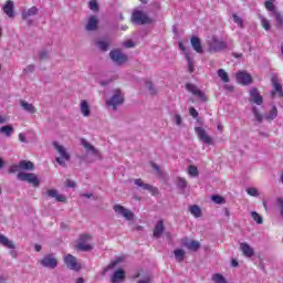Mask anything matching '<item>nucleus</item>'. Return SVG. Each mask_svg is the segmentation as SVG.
Listing matches in <instances>:
<instances>
[{"label":"nucleus","instance_id":"nucleus-51","mask_svg":"<svg viewBox=\"0 0 283 283\" xmlns=\"http://www.w3.org/2000/svg\"><path fill=\"white\" fill-rule=\"evenodd\" d=\"M247 193H248L249 196H253L254 198H258V196H260V195L258 193V189H255V188H248V189H247Z\"/></svg>","mask_w":283,"mask_h":283},{"label":"nucleus","instance_id":"nucleus-19","mask_svg":"<svg viewBox=\"0 0 283 283\" xmlns=\"http://www.w3.org/2000/svg\"><path fill=\"white\" fill-rule=\"evenodd\" d=\"M240 251H242L243 255L245 258H253V255H255V251L253 250V248L251 245H249V243L247 242H242L240 244Z\"/></svg>","mask_w":283,"mask_h":283},{"label":"nucleus","instance_id":"nucleus-22","mask_svg":"<svg viewBox=\"0 0 283 283\" xmlns=\"http://www.w3.org/2000/svg\"><path fill=\"white\" fill-rule=\"evenodd\" d=\"M123 280H125V270L123 269L115 271L111 277L112 283H119L123 282Z\"/></svg>","mask_w":283,"mask_h":283},{"label":"nucleus","instance_id":"nucleus-26","mask_svg":"<svg viewBox=\"0 0 283 283\" xmlns=\"http://www.w3.org/2000/svg\"><path fill=\"white\" fill-rule=\"evenodd\" d=\"M82 145L84 149H86V151L93 154L94 156H101V153L98 151V149H95L94 146L90 144L87 140L82 139Z\"/></svg>","mask_w":283,"mask_h":283},{"label":"nucleus","instance_id":"nucleus-34","mask_svg":"<svg viewBox=\"0 0 283 283\" xmlns=\"http://www.w3.org/2000/svg\"><path fill=\"white\" fill-rule=\"evenodd\" d=\"M174 253L177 262H185V250L176 249Z\"/></svg>","mask_w":283,"mask_h":283},{"label":"nucleus","instance_id":"nucleus-32","mask_svg":"<svg viewBox=\"0 0 283 283\" xmlns=\"http://www.w3.org/2000/svg\"><path fill=\"white\" fill-rule=\"evenodd\" d=\"M14 132V127H12V125H6L0 127V134H4V136H7V138H10V136H12V133Z\"/></svg>","mask_w":283,"mask_h":283},{"label":"nucleus","instance_id":"nucleus-24","mask_svg":"<svg viewBox=\"0 0 283 283\" xmlns=\"http://www.w3.org/2000/svg\"><path fill=\"white\" fill-rule=\"evenodd\" d=\"M97 29H98V19H96V15H92L88 19V22L86 24V30L88 32H94V30H97Z\"/></svg>","mask_w":283,"mask_h":283},{"label":"nucleus","instance_id":"nucleus-28","mask_svg":"<svg viewBox=\"0 0 283 283\" xmlns=\"http://www.w3.org/2000/svg\"><path fill=\"white\" fill-rule=\"evenodd\" d=\"M185 59L188 63V71L190 72V74H193V72H196V67H195V63H193V57H191V53L186 52Z\"/></svg>","mask_w":283,"mask_h":283},{"label":"nucleus","instance_id":"nucleus-36","mask_svg":"<svg viewBox=\"0 0 283 283\" xmlns=\"http://www.w3.org/2000/svg\"><path fill=\"white\" fill-rule=\"evenodd\" d=\"M96 45L102 52H107L109 50L108 41H97Z\"/></svg>","mask_w":283,"mask_h":283},{"label":"nucleus","instance_id":"nucleus-11","mask_svg":"<svg viewBox=\"0 0 283 283\" xmlns=\"http://www.w3.org/2000/svg\"><path fill=\"white\" fill-rule=\"evenodd\" d=\"M115 213H118L119 216H123V218H125V220L132 221L134 220V212H132V210L126 209L125 207L120 206V205H115L113 207Z\"/></svg>","mask_w":283,"mask_h":283},{"label":"nucleus","instance_id":"nucleus-47","mask_svg":"<svg viewBox=\"0 0 283 283\" xmlns=\"http://www.w3.org/2000/svg\"><path fill=\"white\" fill-rule=\"evenodd\" d=\"M188 174L189 176H191L192 178H196V176H198V167L196 166H189L188 167Z\"/></svg>","mask_w":283,"mask_h":283},{"label":"nucleus","instance_id":"nucleus-13","mask_svg":"<svg viewBox=\"0 0 283 283\" xmlns=\"http://www.w3.org/2000/svg\"><path fill=\"white\" fill-rule=\"evenodd\" d=\"M249 94L250 103H254L255 105H262V103H264V97H262L258 87L251 88Z\"/></svg>","mask_w":283,"mask_h":283},{"label":"nucleus","instance_id":"nucleus-35","mask_svg":"<svg viewBox=\"0 0 283 283\" xmlns=\"http://www.w3.org/2000/svg\"><path fill=\"white\" fill-rule=\"evenodd\" d=\"M217 74L223 83H229V81H230L229 73H227V71H224L223 69H220V70H218Z\"/></svg>","mask_w":283,"mask_h":283},{"label":"nucleus","instance_id":"nucleus-1","mask_svg":"<svg viewBox=\"0 0 283 283\" xmlns=\"http://www.w3.org/2000/svg\"><path fill=\"white\" fill-rule=\"evenodd\" d=\"M92 234L83 233L80 234L77 242L75 244L76 251H92L94 249V245L90 242H92Z\"/></svg>","mask_w":283,"mask_h":283},{"label":"nucleus","instance_id":"nucleus-54","mask_svg":"<svg viewBox=\"0 0 283 283\" xmlns=\"http://www.w3.org/2000/svg\"><path fill=\"white\" fill-rule=\"evenodd\" d=\"M146 87L149 90L150 94H156L154 91V84L151 82H146Z\"/></svg>","mask_w":283,"mask_h":283},{"label":"nucleus","instance_id":"nucleus-62","mask_svg":"<svg viewBox=\"0 0 283 283\" xmlns=\"http://www.w3.org/2000/svg\"><path fill=\"white\" fill-rule=\"evenodd\" d=\"M137 283H151V279L150 277H146L144 280H139Z\"/></svg>","mask_w":283,"mask_h":283},{"label":"nucleus","instance_id":"nucleus-29","mask_svg":"<svg viewBox=\"0 0 283 283\" xmlns=\"http://www.w3.org/2000/svg\"><path fill=\"white\" fill-rule=\"evenodd\" d=\"M0 244L6 249H14V242L10 241L8 237L0 233Z\"/></svg>","mask_w":283,"mask_h":283},{"label":"nucleus","instance_id":"nucleus-40","mask_svg":"<svg viewBox=\"0 0 283 283\" xmlns=\"http://www.w3.org/2000/svg\"><path fill=\"white\" fill-rule=\"evenodd\" d=\"M251 216L254 222H256V224H262L264 222V219L262 218V216H260V213H258L256 211H252Z\"/></svg>","mask_w":283,"mask_h":283},{"label":"nucleus","instance_id":"nucleus-64","mask_svg":"<svg viewBox=\"0 0 283 283\" xmlns=\"http://www.w3.org/2000/svg\"><path fill=\"white\" fill-rule=\"evenodd\" d=\"M75 283H85V280L83 277H78Z\"/></svg>","mask_w":283,"mask_h":283},{"label":"nucleus","instance_id":"nucleus-57","mask_svg":"<svg viewBox=\"0 0 283 283\" xmlns=\"http://www.w3.org/2000/svg\"><path fill=\"white\" fill-rule=\"evenodd\" d=\"M8 120H10L9 116L0 115V125L8 123Z\"/></svg>","mask_w":283,"mask_h":283},{"label":"nucleus","instance_id":"nucleus-15","mask_svg":"<svg viewBox=\"0 0 283 283\" xmlns=\"http://www.w3.org/2000/svg\"><path fill=\"white\" fill-rule=\"evenodd\" d=\"M134 184L137 187H140L142 189H144L145 191H149V193H151V196H158V188H156L149 184H144L143 179H135Z\"/></svg>","mask_w":283,"mask_h":283},{"label":"nucleus","instance_id":"nucleus-42","mask_svg":"<svg viewBox=\"0 0 283 283\" xmlns=\"http://www.w3.org/2000/svg\"><path fill=\"white\" fill-rule=\"evenodd\" d=\"M252 114L254 115V118L255 120H258V123H262L264 117L260 114V111H258V107L252 108Z\"/></svg>","mask_w":283,"mask_h":283},{"label":"nucleus","instance_id":"nucleus-43","mask_svg":"<svg viewBox=\"0 0 283 283\" xmlns=\"http://www.w3.org/2000/svg\"><path fill=\"white\" fill-rule=\"evenodd\" d=\"M211 200L214 201L216 205H224L226 200L224 197L214 195L211 197Z\"/></svg>","mask_w":283,"mask_h":283},{"label":"nucleus","instance_id":"nucleus-3","mask_svg":"<svg viewBox=\"0 0 283 283\" xmlns=\"http://www.w3.org/2000/svg\"><path fill=\"white\" fill-rule=\"evenodd\" d=\"M53 147L56 149L57 154H60L61 157H56L55 161L61 165L62 167H65V161L70 160L71 155L67 153V149H65V146L60 145L56 142H53Z\"/></svg>","mask_w":283,"mask_h":283},{"label":"nucleus","instance_id":"nucleus-8","mask_svg":"<svg viewBox=\"0 0 283 283\" xmlns=\"http://www.w3.org/2000/svg\"><path fill=\"white\" fill-rule=\"evenodd\" d=\"M107 105H109L111 107H113V109H116V107H118V105H123V103H125V98L123 97V93H120L119 90H116L113 94V96L111 97V99H108Z\"/></svg>","mask_w":283,"mask_h":283},{"label":"nucleus","instance_id":"nucleus-20","mask_svg":"<svg viewBox=\"0 0 283 283\" xmlns=\"http://www.w3.org/2000/svg\"><path fill=\"white\" fill-rule=\"evenodd\" d=\"M46 196H49V198H55L56 202H67V198L63 195H60L56 189H49L46 191Z\"/></svg>","mask_w":283,"mask_h":283},{"label":"nucleus","instance_id":"nucleus-50","mask_svg":"<svg viewBox=\"0 0 283 283\" xmlns=\"http://www.w3.org/2000/svg\"><path fill=\"white\" fill-rule=\"evenodd\" d=\"M17 171H21V165H11L9 167V174H17Z\"/></svg>","mask_w":283,"mask_h":283},{"label":"nucleus","instance_id":"nucleus-59","mask_svg":"<svg viewBox=\"0 0 283 283\" xmlns=\"http://www.w3.org/2000/svg\"><path fill=\"white\" fill-rule=\"evenodd\" d=\"M19 140L20 143H28V140L25 139V135L23 133L19 134Z\"/></svg>","mask_w":283,"mask_h":283},{"label":"nucleus","instance_id":"nucleus-63","mask_svg":"<svg viewBox=\"0 0 283 283\" xmlns=\"http://www.w3.org/2000/svg\"><path fill=\"white\" fill-rule=\"evenodd\" d=\"M34 249L39 253V251H41V249H43V248L40 244H35Z\"/></svg>","mask_w":283,"mask_h":283},{"label":"nucleus","instance_id":"nucleus-7","mask_svg":"<svg viewBox=\"0 0 283 283\" xmlns=\"http://www.w3.org/2000/svg\"><path fill=\"white\" fill-rule=\"evenodd\" d=\"M40 264L45 269H56L59 266V260L54 258V254H46L40 260Z\"/></svg>","mask_w":283,"mask_h":283},{"label":"nucleus","instance_id":"nucleus-16","mask_svg":"<svg viewBox=\"0 0 283 283\" xmlns=\"http://www.w3.org/2000/svg\"><path fill=\"white\" fill-rule=\"evenodd\" d=\"M196 132H197L198 138H199V140H201V143H205V145H212L213 144V138H211V136H209L207 134V130H205V128L197 127Z\"/></svg>","mask_w":283,"mask_h":283},{"label":"nucleus","instance_id":"nucleus-9","mask_svg":"<svg viewBox=\"0 0 283 283\" xmlns=\"http://www.w3.org/2000/svg\"><path fill=\"white\" fill-rule=\"evenodd\" d=\"M271 83L274 87L271 92L272 98H275L276 96H277V98H283L282 84H280V82H277V75L271 76Z\"/></svg>","mask_w":283,"mask_h":283},{"label":"nucleus","instance_id":"nucleus-49","mask_svg":"<svg viewBox=\"0 0 283 283\" xmlns=\"http://www.w3.org/2000/svg\"><path fill=\"white\" fill-rule=\"evenodd\" d=\"M273 17H275L277 25H283L282 13L280 11H274Z\"/></svg>","mask_w":283,"mask_h":283},{"label":"nucleus","instance_id":"nucleus-23","mask_svg":"<svg viewBox=\"0 0 283 283\" xmlns=\"http://www.w3.org/2000/svg\"><path fill=\"white\" fill-rule=\"evenodd\" d=\"M80 109L83 116L88 117L92 114V108L90 107V103L86 99H82L80 103Z\"/></svg>","mask_w":283,"mask_h":283},{"label":"nucleus","instance_id":"nucleus-27","mask_svg":"<svg viewBox=\"0 0 283 283\" xmlns=\"http://www.w3.org/2000/svg\"><path fill=\"white\" fill-rule=\"evenodd\" d=\"M20 105L24 112H28L29 114H36V107L34 105L21 99Z\"/></svg>","mask_w":283,"mask_h":283},{"label":"nucleus","instance_id":"nucleus-53","mask_svg":"<svg viewBox=\"0 0 283 283\" xmlns=\"http://www.w3.org/2000/svg\"><path fill=\"white\" fill-rule=\"evenodd\" d=\"M65 186L71 189H74V187H76V182L72 181L71 179H66Z\"/></svg>","mask_w":283,"mask_h":283},{"label":"nucleus","instance_id":"nucleus-48","mask_svg":"<svg viewBox=\"0 0 283 283\" xmlns=\"http://www.w3.org/2000/svg\"><path fill=\"white\" fill-rule=\"evenodd\" d=\"M118 264H120V259H116V260L112 261V262L105 268V271H112V269H114V268L117 266Z\"/></svg>","mask_w":283,"mask_h":283},{"label":"nucleus","instance_id":"nucleus-33","mask_svg":"<svg viewBox=\"0 0 283 283\" xmlns=\"http://www.w3.org/2000/svg\"><path fill=\"white\" fill-rule=\"evenodd\" d=\"M266 120H275L277 118V107L273 106L272 109L265 115Z\"/></svg>","mask_w":283,"mask_h":283},{"label":"nucleus","instance_id":"nucleus-14","mask_svg":"<svg viewBox=\"0 0 283 283\" xmlns=\"http://www.w3.org/2000/svg\"><path fill=\"white\" fill-rule=\"evenodd\" d=\"M186 90L188 92H191L193 94V96H198V98H200L201 101H203L206 103L207 95H205V92L200 91V88H198V86H196L195 84H191V83H187Z\"/></svg>","mask_w":283,"mask_h":283},{"label":"nucleus","instance_id":"nucleus-18","mask_svg":"<svg viewBox=\"0 0 283 283\" xmlns=\"http://www.w3.org/2000/svg\"><path fill=\"white\" fill-rule=\"evenodd\" d=\"M190 44L192 45L195 52H197L198 54H202V52H205V50L202 49V42L200 41V38L193 35L190 39Z\"/></svg>","mask_w":283,"mask_h":283},{"label":"nucleus","instance_id":"nucleus-30","mask_svg":"<svg viewBox=\"0 0 283 283\" xmlns=\"http://www.w3.org/2000/svg\"><path fill=\"white\" fill-rule=\"evenodd\" d=\"M35 14H39V9L31 7L29 10L22 12V19L27 20L30 19V17H35Z\"/></svg>","mask_w":283,"mask_h":283},{"label":"nucleus","instance_id":"nucleus-41","mask_svg":"<svg viewBox=\"0 0 283 283\" xmlns=\"http://www.w3.org/2000/svg\"><path fill=\"white\" fill-rule=\"evenodd\" d=\"M260 19L262 28H264L266 31L271 30V22L269 21V19L264 17H260Z\"/></svg>","mask_w":283,"mask_h":283},{"label":"nucleus","instance_id":"nucleus-5","mask_svg":"<svg viewBox=\"0 0 283 283\" xmlns=\"http://www.w3.org/2000/svg\"><path fill=\"white\" fill-rule=\"evenodd\" d=\"M64 264H66L71 271H81V269H83V265L81 262H78V259L72 254H66L64 256Z\"/></svg>","mask_w":283,"mask_h":283},{"label":"nucleus","instance_id":"nucleus-37","mask_svg":"<svg viewBox=\"0 0 283 283\" xmlns=\"http://www.w3.org/2000/svg\"><path fill=\"white\" fill-rule=\"evenodd\" d=\"M212 282L214 283H228L227 279L220 273H216L212 275Z\"/></svg>","mask_w":283,"mask_h":283},{"label":"nucleus","instance_id":"nucleus-61","mask_svg":"<svg viewBox=\"0 0 283 283\" xmlns=\"http://www.w3.org/2000/svg\"><path fill=\"white\" fill-rule=\"evenodd\" d=\"M40 59H41V61H44L45 59H48V52L42 51V52L40 53Z\"/></svg>","mask_w":283,"mask_h":283},{"label":"nucleus","instance_id":"nucleus-55","mask_svg":"<svg viewBox=\"0 0 283 283\" xmlns=\"http://www.w3.org/2000/svg\"><path fill=\"white\" fill-rule=\"evenodd\" d=\"M178 48L179 50H181V52H185V54H187V46H185V43L184 42H178Z\"/></svg>","mask_w":283,"mask_h":283},{"label":"nucleus","instance_id":"nucleus-44","mask_svg":"<svg viewBox=\"0 0 283 283\" xmlns=\"http://www.w3.org/2000/svg\"><path fill=\"white\" fill-rule=\"evenodd\" d=\"M177 187L179 189H187V179L182 178V177H179L177 179Z\"/></svg>","mask_w":283,"mask_h":283},{"label":"nucleus","instance_id":"nucleus-45","mask_svg":"<svg viewBox=\"0 0 283 283\" xmlns=\"http://www.w3.org/2000/svg\"><path fill=\"white\" fill-rule=\"evenodd\" d=\"M232 19L234 23H237V25H239L240 28H244V21H242V18H240L238 14L233 13Z\"/></svg>","mask_w":283,"mask_h":283},{"label":"nucleus","instance_id":"nucleus-4","mask_svg":"<svg viewBox=\"0 0 283 283\" xmlns=\"http://www.w3.org/2000/svg\"><path fill=\"white\" fill-rule=\"evenodd\" d=\"M17 178L18 180H22V182H29L32 187H39L41 185L39 177L32 172H18Z\"/></svg>","mask_w":283,"mask_h":283},{"label":"nucleus","instance_id":"nucleus-46","mask_svg":"<svg viewBox=\"0 0 283 283\" xmlns=\"http://www.w3.org/2000/svg\"><path fill=\"white\" fill-rule=\"evenodd\" d=\"M88 8L90 10H92L93 12H98L99 7H98V2H96V0H91L88 2Z\"/></svg>","mask_w":283,"mask_h":283},{"label":"nucleus","instance_id":"nucleus-39","mask_svg":"<svg viewBox=\"0 0 283 283\" xmlns=\"http://www.w3.org/2000/svg\"><path fill=\"white\" fill-rule=\"evenodd\" d=\"M187 249H189V251H198V249H200V242L192 240L187 244Z\"/></svg>","mask_w":283,"mask_h":283},{"label":"nucleus","instance_id":"nucleus-2","mask_svg":"<svg viewBox=\"0 0 283 283\" xmlns=\"http://www.w3.org/2000/svg\"><path fill=\"white\" fill-rule=\"evenodd\" d=\"M132 19L133 23H136L137 25H147L154 23V19L149 18V15L142 10L133 11Z\"/></svg>","mask_w":283,"mask_h":283},{"label":"nucleus","instance_id":"nucleus-12","mask_svg":"<svg viewBox=\"0 0 283 283\" xmlns=\"http://www.w3.org/2000/svg\"><path fill=\"white\" fill-rule=\"evenodd\" d=\"M237 82L240 85H251V83H253V77L244 71H239L237 73Z\"/></svg>","mask_w":283,"mask_h":283},{"label":"nucleus","instance_id":"nucleus-10","mask_svg":"<svg viewBox=\"0 0 283 283\" xmlns=\"http://www.w3.org/2000/svg\"><path fill=\"white\" fill-rule=\"evenodd\" d=\"M109 56L114 63H117V65H123L128 61L127 55L123 54V52L118 49L111 51Z\"/></svg>","mask_w":283,"mask_h":283},{"label":"nucleus","instance_id":"nucleus-17","mask_svg":"<svg viewBox=\"0 0 283 283\" xmlns=\"http://www.w3.org/2000/svg\"><path fill=\"white\" fill-rule=\"evenodd\" d=\"M2 10L9 19H14V2L12 0H7L2 6Z\"/></svg>","mask_w":283,"mask_h":283},{"label":"nucleus","instance_id":"nucleus-21","mask_svg":"<svg viewBox=\"0 0 283 283\" xmlns=\"http://www.w3.org/2000/svg\"><path fill=\"white\" fill-rule=\"evenodd\" d=\"M163 233H165V221L159 220V221H157V223L153 230V235H154V238L158 239V238H160V235H163Z\"/></svg>","mask_w":283,"mask_h":283},{"label":"nucleus","instance_id":"nucleus-25","mask_svg":"<svg viewBox=\"0 0 283 283\" xmlns=\"http://www.w3.org/2000/svg\"><path fill=\"white\" fill-rule=\"evenodd\" d=\"M19 164L21 171H34V163L23 159Z\"/></svg>","mask_w":283,"mask_h":283},{"label":"nucleus","instance_id":"nucleus-38","mask_svg":"<svg viewBox=\"0 0 283 283\" xmlns=\"http://www.w3.org/2000/svg\"><path fill=\"white\" fill-rule=\"evenodd\" d=\"M273 3H275V0H266L264 3L265 8L269 10V12H272V14L277 11L275 10V4Z\"/></svg>","mask_w":283,"mask_h":283},{"label":"nucleus","instance_id":"nucleus-31","mask_svg":"<svg viewBox=\"0 0 283 283\" xmlns=\"http://www.w3.org/2000/svg\"><path fill=\"white\" fill-rule=\"evenodd\" d=\"M189 211L193 218H202V209L198 205L190 206Z\"/></svg>","mask_w":283,"mask_h":283},{"label":"nucleus","instance_id":"nucleus-60","mask_svg":"<svg viewBox=\"0 0 283 283\" xmlns=\"http://www.w3.org/2000/svg\"><path fill=\"white\" fill-rule=\"evenodd\" d=\"M24 72H25V74H28V72H34V65H29V66H27L25 69H24Z\"/></svg>","mask_w":283,"mask_h":283},{"label":"nucleus","instance_id":"nucleus-58","mask_svg":"<svg viewBox=\"0 0 283 283\" xmlns=\"http://www.w3.org/2000/svg\"><path fill=\"white\" fill-rule=\"evenodd\" d=\"M124 45H125V48H134L136 44L132 40H128V41L124 42Z\"/></svg>","mask_w":283,"mask_h":283},{"label":"nucleus","instance_id":"nucleus-56","mask_svg":"<svg viewBox=\"0 0 283 283\" xmlns=\"http://www.w3.org/2000/svg\"><path fill=\"white\" fill-rule=\"evenodd\" d=\"M189 114L192 116V118H196L198 116V111L193 107H190Z\"/></svg>","mask_w":283,"mask_h":283},{"label":"nucleus","instance_id":"nucleus-52","mask_svg":"<svg viewBox=\"0 0 283 283\" xmlns=\"http://www.w3.org/2000/svg\"><path fill=\"white\" fill-rule=\"evenodd\" d=\"M174 120H175L176 125H182V117L180 115L176 114L174 116Z\"/></svg>","mask_w":283,"mask_h":283},{"label":"nucleus","instance_id":"nucleus-6","mask_svg":"<svg viewBox=\"0 0 283 283\" xmlns=\"http://www.w3.org/2000/svg\"><path fill=\"white\" fill-rule=\"evenodd\" d=\"M228 45L227 42L222 40H218L216 38H212V40L209 42V52H222V50H227Z\"/></svg>","mask_w":283,"mask_h":283}]
</instances>
